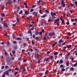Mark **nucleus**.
<instances>
[{
    "label": "nucleus",
    "mask_w": 77,
    "mask_h": 77,
    "mask_svg": "<svg viewBox=\"0 0 77 77\" xmlns=\"http://www.w3.org/2000/svg\"><path fill=\"white\" fill-rule=\"evenodd\" d=\"M24 5H27V3L26 2H24Z\"/></svg>",
    "instance_id": "63"
},
{
    "label": "nucleus",
    "mask_w": 77,
    "mask_h": 77,
    "mask_svg": "<svg viewBox=\"0 0 77 77\" xmlns=\"http://www.w3.org/2000/svg\"><path fill=\"white\" fill-rule=\"evenodd\" d=\"M16 18L17 20V22H19L20 21V18L18 17H16Z\"/></svg>",
    "instance_id": "27"
},
{
    "label": "nucleus",
    "mask_w": 77,
    "mask_h": 77,
    "mask_svg": "<svg viewBox=\"0 0 77 77\" xmlns=\"http://www.w3.org/2000/svg\"><path fill=\"white\" fill-rule=\"evenodd\" d=\"M70 71H74V68H70Z\"/></svg>",
    "instance_id": "23"
},
{
    "label": "nucleus",
    "mask_w": 77,
    "mask_h": 77,
    "mask_svg": "<svg viewBox=\"0 0 77 77\" xmlns=\"http://www.w3.org/2000/svg\"><path fill=\"white\" fill-rule=\"evenodd\" d=\"M35 35H36V36H38V35H39V33L37 31H35Z\"/></svg>",
    "instance_id": "16"
},
{
    "label": "nucleus",
    "mask_w": 77,
    "mask_h": 77,
    "mask_svg": "<svg viewBox=\"0 0 77 77\" xmlns=\"http://www.w3.org/2000/svg\"><path fill=\"white\" fill-rule=\"evenodd\" d=\"M32 32L31 31H29L28 32V33H30V34H31V33H32Z\"/></svg>",
    "instance_id": "39"
},
{
    "label": "nucleus",
    "mask_w": 77,
    "mask_h": 77,
    "mask_svg": "<svg viewBox=\"0 0 77 77\" xmlns=\"http://www.w3.org/2000/svg\"><path fill=\"white\" fill-rule=\"evenodd\" d=\"M65 5H66L65 4H62V7H63V8H64V7H65Z\"/></svg>",
    "instance_id": "44"
},
{
    "label": "nucleus",
    "mask_w": 77,
    "mask_h": 77,
    "mask_svg": "<svg viewBox=\"0 0 77 77\" xmlns=\"http://www.w3.org/2000/svg\"><path fill=\"white\" fill-rule=\"evenodd\" d=\"M34 11V10L33 9H32L30 10V11L31 12H32L33 11Z\"/></svg>",
    "instance_id": "40"
},
{
    "label": "nucleus",
    "mask_w": 77,
    "mask_h": 77,
    "mask_svg": "<svg viewBox=\"0 0 77 77\" xmlns=\"http://www.w3.org/2000/svg\"><path fill=\"white\" fill-rule=\"evenodd\" d=\"M5 68V67L4 66H2L1 67V69H3Z\"/></svg>",
    "instance_id": "29"
},
{
    "label": "nucleus",
    "mask_w": 77,
    "mask_h": 77,
    "mask_svg": "<svg viewBox=\"0 0 77 77\" xmlns=\"http://www.w3.org/2000/svg\"><path fill=\"white\" fill-rule=\"evenodd\" d=\"M20 36V37H23V34H20V35H19Z\"/></svg>",
    "instance_id": "47"
},
{
    "label": "nucleus",
    "mask_w": 77,
    "mask_h": 77,
    "mask_svg": "<svg viewBox=\"0 0 77 77\" xmlns=\"http://www.w3.org/2000/svg\"><path fill=\"white\" fill-rule=\"evenodd\" d=\"M21 60H22V58H21V57H20L18 59V60H19V61H21Z\"/></svg>",
    "instance_id": "32"
},
{
    "label": "nucleus",
    "mask_w": 77,
    "mask_h": 77,
    "mask_svg": "<svg viewBox=\"0 0 77 77\" xmlns=\"http://www.w3.org/2000/svg\"><path fill=\"white\" fill-rule=\"evenodd\" d=\"M11 3H12V1L11 0H8L7 2V3L8 5H10V4H11Z\"/></svg>",
    "instance_id": "12"
},
{
    "label": "nucleus",
    "mask_w": 77,
    "mask_h": 77,
    "mask_svg": "<svg viewBox=\"0 0 77 77\" xmlns=\"http://www.w3.org/2000/svg\"><path fill=\"white\" fill-rule=\"evenodd\" d=\"M71 47V45H69L67 47V48H70Z\"/></svg>",
    "instance_id": "22"
},
{
    "label": "nucleus",
    "mask_w": 77,
    "mask_h": 77,
    "mask_svg": "<svg viewBox=\"0 0 77 77\" xmlns=\"http://www.w3.org/2000/svg\"><path fill=\"white\" fill-rule=\"evenodd\" d=\"M49 60V58H47L45 60H44V61L45 62L46 61V62H48V60Z\"/></svg>",
    "instance_id": "18"
},
{
    "label": "nucleus",
    "mask_w": 77,
    "mask_h": 77,
    "mask_svg": "<svg viewBox=\"0 0 77 77\" xmlns=\"http://www.w3.org/2000/svg\"><path fill=\"white\" fill-rule=\"evenodd\" d=\"M37 55L38 57H40V55H39V54H37Z\"/></svg>",
    "instance_id": "50"
},
{
    "label": "nucleus",
    "mask_w": 77,
    "mask_h": 77,
    "mask_svg": "<svg viewBox=\"0 0 77 77\" xmlns=\"http://www.w3.org/2000/svg\"><path fill=\"white\" fill-rule=\"evenodd\" d=\"M45 12L46 13H47V14H49V11L47 10H45Z\"/></svg>",
    "instance_id": "20"
},
{
    "label": "nucleus",
    "mask_w": 77,
    "mask_h": 77,
    "mask_svg": "<svg viewBox=\"0 0 77 77\" xmlns=\"http://www.w3.org/2000/svg\"><path fill=\"white\" fill-rule=\"evenodd\" d=\"M60 20V19H59V18H58L57 19H56L54 22V23H57V22H59V20Z\"/></svg>",
    "instance_id": "6"
},
{
    "label": "nucleus",
    "mask_w": 77,
    "mask_h": 77,
    "mask_svg": "<svg viewBox=\"0 0 77 77\" xmlns=\"http://www.w3.org/2000/svg\"><path fill=\"white\" fill-rule=\"evenodd\" d=\"M18 49V47H17V46H16L14 48V50L15 51H16V50H17Z\"/></svg>",
    "instance_id": "24"
},
{
    "label": "nucleus",
    "mask_w": 77,
    "mask_h": 77,
    "mask_svg": "<svg viewBox=\"0 0 77 77\" xmlns=\"http://www.w3.org/2000/svg\"><path fill=\"white\" fill-rule=\"evenodd\" d=\"M74 60V57H72V59H71V61L72 62H73Z\"/></svg>",
    "instance_id": "43"
},
{
    "label": "nucleus",
    "mask_w": 77,
    "mask_h": 77,
    "mask_svg": "<svg viewBox=\"0 0 77 77\" xmlns=\"http://www.w3.org/2000/svg\"><path fill=\"white\" fill-rule=\"evenodd\" d=\"M41 31L43 33H44V32H45V31L44 30V29H41Z\"/></svg>",
    "instance_id": "25"
},
{
    "label": "nucleus",
    "mask_w": 77,
    "mask_h": 77,
    "mask_svg": "<svg viewBox=\"0 0 77 77\" xmlns=\"http://www.w3.org/2000/svg\"><path fill=\"white\" fill-rule=\"evenodd\" d=\"M65 22V20L63 19V20H62V22H61V24H62L63 23Z\"/></svg>",
    "instance_id": "33"
},
{
    "label": "nucleus",
    "mask_w": 77,
    "mask_h": 77,
    "mask_svg": "<svg viewBox=\"0 0 77 77\" xmlns=\"http://www.w3.org/2000/svg\"><path fill=\"white\" fill-rule=\"evenodd\" d=\"M1 6L2 7V9L3 10V9H5V5H4V4L3 3H1Z\"/></svg>",
    "instance_id": "5"
},
{
    "label": "nucleus",
    "mask_w": 77,
    "mask_h": 77,
    "mask_svg": "<svg viewBox=\"0 0 77 77\" xmlns=\"http://www.w3.org/2000/svg\"><path fill=\"white\" fill-rule=\"evenodd\" d=\"M34 24H30V23H29V24L28 25V27L29 28H30V27H33V26Z\"/></svg>",
    "instance_id": "10"
},
{
    "label": "nucleus",
    "mask_w": 77,
    "mask_h": 77,
    "mask_svg": "<svg viewBox=\"0 0 77 77\" xmlns=\"http://www.w3.org/2000/svg\"><path fill=\"white\" fill-rule=\"evenodd\" d=\"M1 22L3 21V17H1Z\"/></svg>",
    "instance_id": "57"
},
{
    "label": "nucleus",
    "mask_w": 77,
    "mask_h": 77,
    "mask_svg": "<svg viewBox=\"0 0 77 77\" xmlns=\"http://www.w3.org/2000/svg\"><path fill=\"white\" fill-rule=\"evenodd\" d=\"M63 63V61L62 60V59H61L60 60L59 63Z\"/></svg>",
    "instance_id": "17"
},
{
    "label": "nucleus",
    "mask_w": 77,
    "mask_h": 77,
    "mask_svg": "<svg viewBox=\"0 0 77 77\" xmlns=\"http://www.w3.org/2000/svg\"><path fill=\"white\" fill-rule=\"evenodd\" d=\"M57 44V42H55L54 44L53 45L52 47H54V46H55V45H56Z\"/></svg>",
    "instance_id": "19"
},
{
    "label": "nucleus",
    "mask_w": 77,
    "mask_h": 77,
    "mask_svg": "<svg viewBox=\"0 0 77 77\" xmlns=\"http://www.w3.org/2000/svg\"><path fill=\"white\" fill-rule=\"evenodd\" d=\"M15 70H17V71H19V69L17 68H16L15 69Z\"/></svg>",
    "instance_id": "58"
},
{
    "label": "nucleus",
    "mask_w": 77,
    "mask_h": 77,
    "mask_svg": "<svg viewBox=\"0 0 77 77\" xmlns=\"http://www.w3.org/2000/svg\"><path fill=\"white\" fill-rule=\"evenodd\" d=\"M66 24L67 25H69V22H68L66 23Z\"/></svg>",
    "instance_id": "61"
},
{
    "label": "nucleus",
    "mask_w": 77,
    "mask_h": 77,
    "mask_svg": "<svg viewBox=\"0 0 77 77\" xmlns=\"http://www.w3.org/2000/svg\"><path fill=\"white\" fill-rule=\"evenodd\" d=\"M48 70H46V72H45V74H46L47 73H48Z\"/></svg>",
    "instance_id": "42"
},
{
    "label": "nucleus",
    "mask_w": 77,
    "mask_h": 77,
    "mask_svg": "<svg viewBox=\"0 0 77 77\" xmlns=\"http://www.w3.org/2000/svg\"><path fill=\"white\" fill-rule=\"evenodd\" d=\"M41 60H40L39 59L38 60V63H39L41 62Z\"/></svg>",
    "instance_id": "52"
},
{
    "label": "nucleus",
    "mask_w": 77,
    "mask_h": 77,
    "mask_svg": "<svg viewBox=\"0 0 77 77\" xmlns=\"http://www.w3.org/2000/svg\"><path fill=\"white\" fill-rule=\"evenodd\" d=\"M25 14H26V15H28L30 14V12H29V11H27V10H26L25 11Z\"/></svg>",
    "instance_id": "7"
},
{
    "label": "nucleus",
    "mask_w": 77,
    "mask_h": 77,
    "mask_svg": "<svg viewBox=\"0 0 77 77\" xmlns=\"http://www.w3.org/2000/svg\"><path fill=\"white\" fill-rule=\"evenodd\" d=\"M5 74H7V75H9V71L8 70L6 72H5L2 75V77H5Z\"/></svg>",
    "instance_id": "3"
},
{
    "label": "nucleus",
    "mask_w": 77,
    "mask_h": 77,
    "mask_svg": "<svg viewBox=\"0 0 77 77\" xmlns=\"http://www.w3.org/2000/svg\"><path fill=\"white\" fill-rule=\"evenodd\" d=\"M13 43L14 44H17V42L15 41H14L13 42Z\"/></svg>",
    "instance_id": "54"
},
{
    "label": "nucleus",
    "mask_w": 77,
    "mask_h": 77,
    "mask_svg": "<svg viewBox=\"0 0 77 77\" xmlns=\"http://www.w3.org/2000/svg\"><path fill=\"white\" fill-rule=\"evenodd\" d=\"M21 70H22L23 72H24L26 71V69H25V67H23L21 68Z\"/></svg>",
    "instance_id": "13"
},
{
    "label": "nucleus",
    "mask_w": 77,
    "mask_h": 77,
    "mask_svg": "<svg viewBox=\"0 0 77 77\" xmlns=\"http://www.w3.org/2000/svg\"><path fill=\"white\" fill-rule=\"evenodd\" d=\"M65 71V69H63L61 70V71H62V72H64V71Z\"/></svg>",
    "instance_id": "45"
},
{
    "label": "nucleus",
    "mask_w": 77,
    "mask_h": 77,
    "mask_svg": "<svg viewBox=\"0 0 77 77\" xmlns=\"http://www.w3.org/2000/svg\"><path fill=\"white\" fill-rule=\"evenodd\" d=\"M47 17V14H45L44 16H41V18H45Z\"/></svg>",
    "instance_id": "15"
},
{
    "label": "nucleus",
    "mask_w": 77,
    "mask_h": 77,
    "mask_svg": "<svg viewBox=\"0 0 77 77\" xmlns=\"http://www.w3.org/2000/svg\"><path fill=\"white\" fill-rule=\"evenodd\" d=\"M16 39L17 41H19V40H20H20H21V38H20V37H19L18 38H17Z\"/></svg>",
    "instance_id": "21"
},
{
    "label": "nucleus",
    "mask_w": 77,
    "mask_h": 77,
    "mask_svg": "<svg viewBox=\"0 0 77 77\" xmlns=\"http://www.w3.org/2000/svg\"><path fill=\"white\" fill-rule=\"evenodd\" d=\"M61 4H62V5H63V4H64V1L63 0H62V1H61Z\"/></svg>",
    "instance_id": "35"
},
{
    "label": "nucleus",
    "mask_w": 77,
    "mask_h": 77,
    "mask_svg": "<svg viewBox=\"0 0 77 77\" xmlns=\"http://www.w3.org/2000/svg\"><path fill=\"white\" fill-rule=\"evenodd\" d=\"M5 69H7L9 68V67L7 66H5Z\"/></svg>",
    "instance_id": "51"
},
{
    "label": "nucleus",
    "mask_w": 77,
    "mask_h": 77,
    "mask_svg": "<svg viewBox=\"0 0 77 77\" xmlns=\"http://www.w3.org/2000/svg\"><path fill=\"white\" fill-rule=\"evenodd\" d=\"M12 53L14 54H15V51L14 50H13L12 51Z\"/></svg>",
    "instance_id": "36"
},
{
    "label": "nucleus",
    "mask_w": 77,
    "mask_h": 77,
    "mask_svg": "<svg viewBox=\"0 0 77 77\" xmlns=\"http://www.w3.org/2000/svg\"><path fill=\"white\" fill-rule=\"evenodd\" d=\"M35 38L36 40H38V39H39V37H35Z\"/></svg>",
    "instance_id": "37"
},
{
    "label": "nucleus",
    "mask_w": 77,
    "mask_h": 77,
    "mask_svg": "<svg viewBox=\"0 0 77 77\" xmlns=\"http://www.w3.org/2000/svg\"><path fill=\"white\" fill-rule=\"evenodd\" d=\"M36 5H34L32 6V8H34L36 7Z\"/></svg>",
    "instance_id": "30"
},
{
    "label": "nucleus",
    "mask_w": 77,
    "mask_h": 77,
    "mask_svg": "<svg viewBox=\"0 0 77 77\" xmlns=\"http://www.w3.org/2000/svg\"><path fill=\"white\" fill-rule=\"evenodd\" d=\"M50 51H48L47 52V54H50Z\"/></svg>",
    "instance_id": "55"
},
{
    "label": "nucleus",
    "mask_w": 77,
    "mask_h": 77,
    "mask_svg": "<svg viewBox=\"0 0 77 77\" xmlns=\"http://www.w3.org/2000/svg\"><path fill=\"white\" fill-rule=\"evenodd\" d=\"M1 15L2 17H4L5 16V14L4 13H2L1 14Z\"/></svg>",
    "instance_id": "26"
},
{
    "label": "nucleus",
    "mask_w": 77,
    "mask_h": 77,
    "mask_svg": "<svg viewBox=\"0 0 77 77\" xmlns=\"http://www.w3.org/2000/svg\"><path fill=\"white\" fill-rule=\"evenodd\" d=\"M53 58V57L52 56H51L50 57V59H52Z\"/></svg>",
    "instance_id": "41"
},
{
    "label": "nucleus",
    "mask_w": 77,
    "mask_h": 77,
    "mask_svg": "<svg viewBox=\"0 0 77 77\" xmlns=\"http://www.w3.org/2000/svg\"><path fill=\"white\" fill-rule=\"evenodd\" d=\"M39 34L40 35H41L42 34V32H39Z\"/></svg>",
    "instance_id": "60"
},
{
    "label": "nucleus",
    "mask_w": 77,
    "mask_h": 77,
    "mask_svg": "<svg viewBox=\"0 0 77 77\" xmlns=\"http://www.w3.org/2000/svg\"><path fill=\"white\" fill-rule=\"evenodd\" d=\"M33 15H34V16L35 17V16H37V15H38V13H37V12H34Z\"/></svg>",
    "instance_id": "14"
},
{
    "label": "nucleus",
    "mask_w": 77,
    "mask_h": 77,
    "mask_svg": "<svg viewBox=\"0 0 77 77\" xmlns=\"http://www.w3.org/2000/svg\"><path fill=\"white\" fill-rule=\"evenodd\" d=\"M20 10V7L18 6L17 8V13H18L19 12V11Z\"/></svg>",
    "instance_id": "11"
},
{
    "label": "nucleus",
    "mask_w": 77,
    "mask_h": 77,
    "mask_svg": "<svg viewBox=\"0 0 77 77\" xmlns=\"http://www.w3.org/2000/svg\"><path fill=\"white\" fill-rule=\"evenodd\" d=\"M51 14L52 16V18H54V19H55V18H56V17L55 16H56V13H55V12H54L53 13V11H51ZM54 15H55V16Z\"/></svg>",
    "instance_id": "2"
},
{
    "label": "nucleus",
    "mask_w": 77,
    "mask_h": 77,
    "mask_svg": "<svg viewBox=\"0 0 77 77\" xmlns=\"http://www.w3.org/2000/svg\"><path fill=\"white\" fill-rule=\"evenodd\" d=\"M12 71V69H10L9 70H8V72H9Z\"/></svg>",
    "instance_id": "48"
},
{
    "label": "nucleus",
    "mask_w": 77,
    "mask_h": 77,
    "mask_svg": "<svg viewBox=\"0 0 77 77\" xmlns=\"http://www.w3.org/2000/svg\"><path fill=\"white\" fill-rule=\"evenodd\" d=\"M63 41L62 40V39H60L59 42H58V43L59 44H61V43H63Z\"/></svg>",
    "instance_id": "8"
},
{
    "label": "nucleus",
    "mask_w": 77,
    "mask_h": 77,
    "mask_svg": "<svg viewBox=\"0 0 77 77\" xmlns=\"http://www.w3.org/2000/svg\"><path fill=\"white\" fill-rule=\"evenodd\" d=\"M75 4V6H77V1H75L74 2Z\"/></svg>",
    "instance_id": "46"
},
{
    "label": "nucleus",
    "mask_w": 77,
    "mask_h": 77,
    "mask_svg": "<svg viewBox=\"0 0 77 77\" xmlns=\"http://www.w3.org/2000/svg\"><path fill=\"white\" fill-rule=\"evenodd\" d=\"M58 54V53L57 52H55L54 54V55L56 56Z\"/></svg>",
    "instance_id": "34"
},
{
    "label": "nucleus",
    "mask_w": 77,
    "mask_h": 77,
    "mask_svg": "<svg viewBox=\"0 0 77 77\" xmlns=\"http://www.w3.org/2000/svg\"><path fill=\"white\" fill-rule=\"evenodd\" d=\"M3 25L4 27H8V24L6 23H4L3 24Z\"/></svg>",
    "instance_id": "9"
},
{
    "label": "nucleus",
    "mask_w": 77,
    "mask_h": 77,
    "mask_svg": "<svg viewBox=\"0 0 77 77\" xmlns=\"http://www.w3.org/2000/svg\"><path fill=\"white\" fill-rule=\"evenodd\" d=\"M70 12L71 14H72V13H73V11H72V10H70Z\"/></svg>",
    "instance_id": "64"
},
{
    "label": "nucleus",
    "mask_w": 77,
    "mask_h": 77,
    "mask_svg": "<svg viewBox=\"0 0 77 77\" xmlns=\"http://www.w3.org/2000/svg\"><path fill=\"white\" fill-rule=\"evenodd\" d=\"M39 12L40 14H43V13L42 12V11L41 10H39Z\"/></svg>",
    "instance_id": "28"
},
{
    "label": "nucleus",
    "mask_w": 77,
    "mask_h": 77,
    "mask_svg": "<svg viewBox=\"0 0 77 77\" xmlns=\"http://www.w3.org/2000/svg\"><path fill=\"white\" fill-rule=\"evenodd\" d=\"M13 3H16V0H14L13 2Z\"/></svg>",
    "instance_id": "59"
},
{
    "label": "nucleus",
    "mask_w": 77,
    "mask_h": 77,
    "mask_svg": "<svg viewBox=\"0 0 77 77\" xmlns=\"http://www.w3.org/2000/svg\"><path fill=\"white\" fill-rule=\"evenodd\" d=\"M22 13H23V11L21 10L19 12V14H22Z\"/></svg>",
    "instance_id": "31"
},
{
    "label": "nucleus",
    "mask_w": 77,
    "mask_h": 77,
    "mask_svg": "<svg viewBox=\"0 0 77 77\" xmlns=\"http://www.w3.org/2000/svg\"><path fill=\"white\" fill-rule=\"evenodd\" d=\"M32 44L33 45H35V43L33 42V41H32Z\"/></svg>",
    "instance_id": "56"
},
{
    "label": "nucleus",
    "mask_w": 77,
    "mask_h": 77,
    "mask_svg": "<svg viewBox=\"0 0 77 77\" xmlns=\"http://www.w3.org/2000/svg\"><path fill=\"white\" fill-rule=\"evenodd\" d=\"M18 72H15V73L14 74V75H17V74H18Z\"/></svg>",
    "instance_id": "49"
},
{
    "label": "nucleus",
    "mask_w": 77,
    "mask_h": 77,
    "mask_svg": "<svg viewBox=\"0 0 77 77\" xmlns=\"http://www.w3.org/2000/svg\"><path fill=\"white\" fill-rule=\"evenodd\" d=\"M48 35L50 36L51 37V36H53L55 35V33L54 32L49 33Z\"/></svg>",
    "instance_id": "4"
},
{
    "label": "nucleus",
    "mask_w": 77,
    "mask_h": 77,
    "mask_svg": "<svg viewBox=\"0 0 77 77\" xmlns=\"http://www.w3.org/2000/svg\"><path fill=\"white\" fill-rule=\"evenodd\" d=\"M46 40V37L44 36L43 37V41H45Z\"/></svg>",
    "instance_id": "38"
},
{
    "label": "nucleus",
    "mask_w": 77,
    "mask_h": 77,
    "mask_svg": "<svg viewBox=\"0 0 77 77\" xmlns=\"http://www.w3.org/2000/svg\"><path fill=\"white\" fill-rule=\"evenodd\" d=\"M51 21H52V20L51 19H49L48 20V22H51Z\"/></svg>",
    "instance_id": "62"
},
{
    "label": "nucleus",
    "mask_w": 77,
    "mask_h": 77,
    "mask_svg": "<svg viewBox=\"0 0 77 77\" xmlns=\"http://www.w3.org/2000/svg\"><path fill=\"white\" fill-rule=\"evenodd\" d=\"M11 58L10 57H8L6 58V61L7 62V63L8 65H10V64H11Z\"/></svg>",
    "instance_id": "1"
},
{
    "label": "nucleus",
    "mask_w": 77,
    "mask_h": 77,
    "mask_svg": "<svg viewBox=\"0 0 77 77\" xmlns=\"http://www.w3.org/2000/svg\"><path fill=\"white\" fill-rule=\"evenodd\" d=\"M66 65L67 66H69V62H67L66 63Z\"/></svg>",
    "instance_id": "53"
}]
</instances>
